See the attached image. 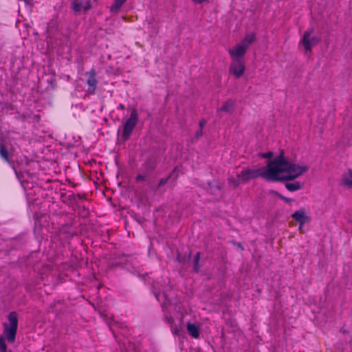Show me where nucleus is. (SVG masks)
Masks as SVG:
<instances>
[{
  "label": "nucleus",
  "instance_id": "obj_1",
  "mask_svg": "<svg viewBox=\"0 0 352 352\" xmlns=\"http://www.w3.org/2000/svg\"><path fill=\"white\" fill-rule=\"evenodd\" d=\"M309 170L304 163H298L285 157L283 153L270 160L265 166L257 168H245L236 177L242 183L262 177L268 182L293 181Z\"/></svg>",
  "mask_w": 352,
  "mask_h": 352
},
{
  "label": "nucleus",
  "instance_id": "obj_2",
  "mask_svg": "<svg viewBox=\"0 0 352 352\" xmlns=\"http://www.w3.org/2000/svg\"><path fill=\"white\" fill-rule=\"evenodd\" d=\"M8 323H3V333L0 335V352H12L8 351L6 340L9 343L15 342L16 335L18 329V318L16 312H11L8 315Z\"/></svg>",
  "mask_w": 352,
  "mask_h": 352
},
{
  "label": "nucleus",
  "instance_id": "obj_3",
  "mask_svg": "<svg viewBox=\"0 0 352 352\" xmlns=\"http://www.w3.org/2000/svg\"><path fill=\"white\" fill-rule=\"evenodd\" d=\"M256 34L250 33L244 37V38L233 47L228 50V53L231 59L243 58L249 47L255 41Z\"/></svg>",
  "mask_w": 352,
  "mask_h": 352
},
{
  "label": "nucleus",
  "instance_id": "obj_4",
  "mask_svg": "<svg viewBox=\"0 0 352 352\" xmlns=\"http://www.w3.org/2000/svg\"><path fill=\"white\" fill-rule=\"evenodd\" d=\"M314 30L313 28H309L304 33L299 41L298 47L302 48L305 54H309L312 52L314 47L317 45L320 38L314 34Z\"/></svg>",
  "mask_w": 352,
  "mask_h": 352
},
{
  "label": "nucleus",
  "instance_id": "obj_5",
  "mask_svg": "<svg viewBox=\"0 0 352 352\" xmlns=\"http://www.w3.org/2000/svg\"><path fill=\"white\" fill-rule=\"evenodd\" d=\"M138 120V114L135 109H132L131 111L130 117L123 123V138L127 140L134 128L135 127Z\"/></svg>",
  "mask_w": 352,
  "mask_h": 352
},
{
  "label": "nucleus",
  "instance_id": "obj_6",
  "mask_svg": "<svg viewBox=\"0 0 352 352\" xmlns=\"http://www.w3.org/2000/svg\"><path fill=\"white\" fill-rule=\"evenodd\" d=\"M245 63L243 58L232 59L229 72L236 78H240L245 73Z\"/></svg>",
  "mask_w": 352,
  "mask_h": 352
},
{
  "label": "nucleus",
  "instance_id": "obj_7",
  "mask_svg": "<svg viewBox=\"0 0 352 352\" xmlns=\"http://www.w3.org/2000/svg\"><path fill=\"white\" fill-rule=\"evenodd\" d=\"M87 78V85L88 86L87 92L89 94H94L97 88L98 80L96 79V72L92 68L90 71L85 73Z\"/></svg>",
  "mask_w": 352,
  "mask_h": 352
},
{
  "label": "nucleus",
  "instance_id": "obj_8",
  "mask_svg": "<svg viewBox=\"0 0 352 352\" xmlns=\"http://www.w3.org/2000/svg\"><path fill=\"white\" fill-rule=\"evenodd\" d=\"M91 8L90 0H73L71 4V9L78 13L81 11H87Z\"/></svg>",
  "mask_w": 352,
  "mask_h": 352
},
{
  "label": "nucleus",
  "instance_id": "obj_9",
  "mask_svg": "<svg viewBox=\"0 0 352 352\" xmlns=\"http://www.w3.org/2000/svg\"><path fill=\"white\" fill-rule=\"evenodd\" d=\"M292 218L299 223V229L301 230L303 226L311 220L310 217L307 214V212L305 209L296 210L292 215Z\"/></svg>",
  "mask_w": 352,
  "mask_h": 352
},
{
  "label": "nucleus",
  "instance_id": "obj_10",
  "mask_svg": "<svg viewBox=\"0 0 352 352\" xmlns=\"http://www.w3.org/2000/svg\"><path fill=\"white\" fill-rule=\"evenodd\" d=\"M166 320L170 326L172 333L175 335H180L183 330L182 318L175 320L172 318H166Z\"/></svg>",
  "mask_w": 352,
  "mask_h": 352
},
{
  "label": "nucleus",
  "instance_id": "obj_11",
  "mask_svg": "<svg viewBox=\"0 0 352 352\" xmlns=\"http://www.w3.org/2000/svg\"><path fill=\"white\" fill-rule=\"evenodd\" d=\"M340 185L347 189H352V169H349L342 174Z\"/></svg>",
  "mask_w": 352,
  "mask_h": 352
},
{
  "label": "nucleus",
  "instance_id": "obj_12",
  "mask_svg": "<svg viewBox=\"0 0 352 352\" xmlns=\"http://www.w3.org/2000/svg\"><path fill=\"white\" fill-rule=\"evenodd\" d=\"M187 331L190 336L198 338L200 333V328L196 324L188 322L186 324Z\"/></svg>",
  "mask_w": 352,
  "mask_h": 352
},
{
  "label": "nucleus",
  "instance_id": "obj_13",
  "mask_svg": "<svg viewBox=\"0 0 352 352\" xmlns=\"http://www.w3.org/2000/svg\"><path fill=\"white\" fill-rule=\"evenodd\" d=\"M126 1V0H114L113 4L110 8L111 13H118L122 5Z\"/></svg>",
  "mask_w": 352,
  "mask_h": 352
},
{
  "label": "nucleus",
  "instance_id": "obj_14",
  "mask_svg": "<svg viewBox=\"0 0 352 352\" xmlns=\"http://www.w3.org/2000/svg\"><path fill=\"white\" fill-rule=\"evenodd\" d=\"M234 102L229 100L226 102L219 109L221 111L230 112L234 109Z\"/></svg>",
  "mask_w": 352,
  "mask_h": 352
},
{
  "label": "nucleus",
  "instance_id": "obj_15",
  "mask_svg": "<svg viewBox=\"0 0 352 352\" xmlns=\"http://www.w3.org/2000/svg\"><path fill=\"white\" fill-rule=\"evenodd\" d=\"M285 187L289 191H296L301 188V185L299 182L287 183Z\"/></svg>",
  "mask_w": 352,
  "mask_h": 352
},
{
  "label": "nucleus",
  "instance_id": "obj_16",
  "mask_svg": "<svg viewBox=\"0 0 352 352\" xmlns=\"http://www.w3.org/2000/svg\"><path fill=\"white\" fill-rule=\"evenodd\" d=\"M0 155L5 161L9 162L8 151L2 144L0 146Z\"/></svg>",
  "mask_w": 352,
  "mask_h": 352
},
{
  "label": "nucleus",
  "instance_id": "obj_17",
  "mask_svg": "<svg viewBox=\"0 0 352 352\" xmlns=\"http://www.w3.org/2000/svg\"><path fill=\"white\" fill-rule=\"evenodd\" d=\"M228 183L230 186H233L234 188H237L241 183V179L237 177L236 179H234V177H229L228 178Z\"/></svg>",
  "mask_w": 352,
  "mask_h": 352
},
{
  "label": "nucleus",
  "instance_id": "obj_18",
  "mask_svg": "<svg viewBox=\"0 0 352 352\" xmlns=\"http://www.w3.org/2000/svg\"><path fill=\"white\" fill-rule=\"evenodd\" d=\"M195 270L197 272L198 271V263L199 261V253H197L195 256Z\"/></svg>",
  "mask_w": 352,
  "mask_h": 352
},
{
  "label": "nucleus",
  "instance_id": "obj_19",
  "mask_svg": "<svg viewBox=\"0 0 352 352\" xmlns=\"http://www.w3.org/2000/svg\"><path fill=\"white\" fill-rule=\"evenodd\" d=\"M261 156L263 158H271L273 156V153L272 152H267L265 153H263Z\"/></svg>",
  "mask_w": 352,
  "mask_h": 352
},
{
  "label": "nucleus",
  "instance_id": "obj_20",
  "mask_svg": "<svg viewBox=\"0 0 352 352\" xmlns=\"http://www.w3.org/2000/svg\"><path fill=\"white\" fill-rule=\"evenodd\" d=\"M278 197L282 199V200H284L286 202H292L294 201L293 199H291V198H287L281 195H278Z\"/></svg>",
  "mask_w": 352,
  "mask_h": 352
},
{
  "label": "nucleus",
  "instance_id": "obj_21",
  "mask_svg": "<svg viewBox=\"0 0 352 352\" xmlns=\"http://www.w3.org/2000/svg\"><path fill=\"white\" fill-rule=\"evenodd\" d=\"M144 179H145V177L142 175H139L136 177V181H138V182L143 181V180H144Z\"/></svg>",
  "mask_w": 352,
  "mask_h": 352
},
{
  "label": "nucleus",
  "instance_id": "obj_22",
  "mask_svg": "<svg viewBox=\"0 0 352 352\" xmlns=\"http://www.w3.org/2000/svg\"><path fill=\"white\" fill-rule=\"evenodd\" d=\"M193 2L196 3H199V4H201V3H205V2H208V0H192Z\"/></svg>",
  "mask_w": 352,
  "mask_h": 352
},
{
  "label": "nucleus",
  "instance_id": "obj_23",
  "mask_svg": "<svg viewBox=\"0 0 352 352\" xmlns=\"http://www.w3.org/2000/svg\"><path fill=\"white\" fill-rule=\"evenodd\" d=\"M167 180H168V179H162L160 181V182H159V186H160L164 185V184H166V183Z\"/></svg>",
  "mask_w": 352,
  "mask_h": 352
},
{
  "label": "nucleus",
  "instance_id": "obj_24",
  "mask_svg": "<svg viewBox=\"0 0 352 352\" xmlns=\"http://www.w3.org/2000/svg\"><path fill=\"white\" fill-rule=\"evenodd\" d=\"M125 107L123 104H120L118 107V109H124Z\"/></svg>",
  "mask_w": 352,
  "mask_h": 352
},
{
  "label": "nucleus",
  "instance_id": "obj_25",
  "mask_svg": "<svg viewBox=\"0 0 352 352\" xmlns=\"http://www.w3.org/2000/svg\"><path fill=\"white\" fill-rule=\"evenodd\" d=\"M206 124V122L204 120H202L200 122L199 124L201 127H203V126Z\"/></svg>",
  "mask_w": 352,
  "mask_h": 352
},
{
  "label": "nucleus",
  "instance_id": "obj_26",
  "mask_svg": "<svg viewBox=\"0 0 352 352\" xmlns=\"http://www.w3.org/2000/svg\"><path fill=\"white\" fill-rule=\"evenodd\" d=\"M155 296H156L157 299L159 300V295L156 294Z\"/></svg>",
  "mask_w": 352,
  "mask_h": 352
}]
</instances>
